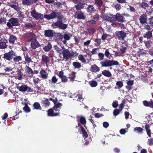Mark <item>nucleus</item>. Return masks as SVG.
<instances>
[{
    "label": "nucleus",
    "instance_id": "obj_16",
    "mask_svg": "<svg viewBox=\"0 0 153 153\" xmlns=\"http://www.w3.org/2000/svg\"><path fill=\"white\" fill-rule=\"evenodd\" d=\"M116 21H117L119 22H124V18L123 16L121 14L119 13H117L116 15Z\"/></svg>",
    "mask_w": 153,
    "mask_h": 153
},
{
    "label": "nucleus",
    "instance_id": "obj_29",
    "mask_svg": "<svg viewBox=\"0 0 153 153\" xmlns=\"http://www.w3.org/2000/svg\"><path fill=\"white\" fill-rule=\"evenodd\" d=\"M73 65L74 67L75 68H79L81 65L78 62H74L73 63Z\"/></svg>",
    "mask_w": 153,
    "mask_h": 153
},
{
    "label": "nucleus",
    "instance_id": "obj_20",
    "mask_svg": "<svg viewBox=\"0 0 153 153\" xmlns=\"http://www.w3.org/2000/svg\"><path fill=\"white\" fill-rule=\"evenodd\" d=\"M42 61L45 64H47L50 62V59L48 56L45 55H43L42 56Z\"/></svg>",
    "mask_w": 153,
    "mask_h": 153
},
{
    "label": "nucleus",
    "instance_id": "obj_12",
    "mask_svg": "<svg viewBox=\"0 0 153 153\" xmlns=\"http://www.w3.org/2000/svg\"><path fill=\"white\" fill-rule=\"evenodd\" d=\"M71 36V35L69 33H66L64 34L63 36L62 35L61 36V40L63 39V37L64 40L63 41V43L65 44L66 43V41L69 40Z\"/></svg>",
    "mask_w": 153,
    "mask_h": 153
},
{
    "label": "nucleus",
    "instance_id": "obj_2",
    "mask_svg": "<svg viewBox=\"0 0 153 153\" xmlns=\"http://www.w3.org/2000/svg\"><path fill=\"white\" fill-rule=\"evenodd\" d=\"M101 64L102 67H111L112 65H119V62L117 61L108 59H105L104 61L101 62Z\"/></svg>",
    "mask_w": 153,
    "mask_h": 153
},
{
    "label": "nucleus",
    "instance_id": "obj_27",
    "mask_svg": "<svg viewBox=\"0 0 153 153\" xmlns=\"http://www.w3.org/2000/svg\"><path fill=\"white\" fill-rule=\"evenodd\" d=\"M40 73L42 78L46 79L48 76V74L45 72L44 70H42L40 71Z\"/></svg>",
    "mask_w": 153,
    "mask_h": 153
},
{
    "label": "nucleus",
    "instance_id": "obj_44",
    "mask_svg": "<svg viewBox=\"0 0 153 153\" xmlns=\"http://www.w3.org/2000/svg\"><path fill=\"white\" fill-rule=\"evenodd\" d=\"M75 7L76 9L77 10H80L83 8V6L82 5L79 4L76 5Z\"/></svg>",
    "mask_w": 153,
    "mask_h": 153
},
{
    "label": "nucleus",
    "instance_id": "obj_43",
    "mask_svg": "<svg viewBox=\"0 0 153 153\" xmlns=\"http://www.w3.org/2000/svg\"><path fill=\"white\" fill-rule=\"evenodd\" d=\"M9 6L12 8H14L15 10H16V11H19V7L15 5L14 4H11L9 5Z\"/></svg>",
    "mask_w": 153,
    "mask_h": 153
},
{
    "label": "nucleus",
    "instance_id": "obj_39",
    "mask_svg": "<svg viewBox=\"0 0 153 153\" xmlns=\"http://www.w3.org/2000/svg\"><path fill=\"white\" fill-rule=\"evenodd\" d=\"M143 129L141 127H136L134 128V131H137V132L138 133H141L143 131Z\"/></svg>",
    "mask_w": 153,
    "mask_h": 153
},
{
    "label": "nucleus",
    "instance_id": "obj_9",
    "mask_svg": "<svg viewBox=\"0 0 153 153\" xmlns=\"http://www.w3.org/2000/svg\"><path fill=\"white\" fill-rule=\"evenodd\" d=\"M18 89L21 91H27V92L30 91L31 90V88L25 85H23L21 86L17 87Z\"/></svg>",
    "mask_w": 153,
    "mask_h": 153
},
{
    "label": "nucleus",
    "instance_id": "obj_46",
    "mask_svg": "<svg viewBox=\"0 0 153 153\" xmlns=\"http://www.w3.org/2000/svg\"><path fill=\"white\" fill-rule=\"evenodd\" d=\"M80 121L82 124H85L86 123V121L85 118L83 117H81L80 119Z\"/></svg>",
    "mask_w": 153,
    "mask_h": 153
},
{
    "label": "nucleus",
    "instance_id": "obj_47",
    "mask_svg": "<svg viewBox=\"0 0 153 153\" xmlns=\"http://www.w3.org/2000/svg\"><path fill=\"white\" fill-rule=\"evenodd\" d=\"M121 111H120L119 109H115V110H114V111H113L114 115L115 116H117L119 114L120 112Z\"/></svg>",
    "mask_w": 153,
    "mask_h": 153
},
{
    "label": "nucleus",
    "instance_id": "obj_14",
    "mask_svg": "<svg viewBox=\"0 0 153 153\" xmlns=\"http://www.w3.org/2000/svg\"><path fill=\"white\" fill-rule=\"evenodd\" d=\"M48 115L51 116H58L59 114V112H55L53 109V108L49 109L48 111Z\"/></svg>",
    "mask_w": 153,
    "mask_h": 153
},
{
    "label": "nucleus",
    "instance_id": "obj_52",
    "mask_svg": "<svg viewBox=\"0 0 153 153\" xmlns=\"http://www.w3.org/2000/svg\"><path fill=\"white\" fill-rule=\"evenodd\" d=\"M141 6V7L146 8V7H148V5L146 3L144 2H143L142 3Z\"/></svg>",
    "mask_w": 153,
    "mask_h": 153
},
{
    "label": "nucleus",
    "instance_id": "obj_18",
    "mask_svg": "<svg viewBox=\"0 0 153 153\" xmlns=\"http://www.w3.org/2000/svg\"><path fill=\"white\" fill-rule=\"evenodd\" d=\"M31 46L33 49H35L36 48L39 47L40 45L38 42L36 41H34L31 42Z\"/></svg>",
    "mask_w": 153,
    "mask_h": 153
},
{
    "label": "nucleus",
    "instance_id": "obj_56",
    "mask_svg": "<svg viewBox=\"0 0 153 153\" xmlns=\"http://www.w3.org/2000/svg\"><path fill=\"white\" fill-rule=\"evenodd\" d=\"M114 7L116 10H120L121 8L120 5L118 4L115 5Z\"/></svg>",
    "mask_w": 153,
    "mask_h": 153
},
{
    "label": "nucleus",
    "instance_id": "obj_32",
    "mask_svg": "<svg viewBox=\"0 0 153 153\" xmlns=\"http://www.w3.org/2000/svg\"><path fill=\"white\" fill-rule=\"evenodd\" d=\"M43 104L45 107H47L50 105V103L49 101H48V100L47 99H46L44 101L42 100Z\"/></svg>",
    "mask_w": 153,
    "mask_h": 153
},
{
    "label": "nucleus",
    "instance_id": "obj_24",
    "mask_svg": "<svg viewBox=\"0 0 153 153\" xmlns=\"http://www.w3.org/2000/svg\"><path fill=\"white\" fill-rule=\"evenodd\" d=\"M88 11L90 13H93L96 11V10L92 5H89L87 8Z\"/></svg>",
    "mask_w": 153,
    "mask_h": 153
},
{
    "label": "nucleus",
    "instance_id": "obj_61",
    "mask_svg": "<svg viewBox=\"0 0 153 153\" xmlns=\"http://www.w3.org/2000/svg\"><path fill=\"white\" fill-rule=\"evenodd\" d=\"M126 48V47H123L120 49V51L122 53H124L125 52Z\"/></svg>",
    "mask_w": 153,
    "mask_h": 153
},
{
    "label": "nucleus",
    "instance_id": "obj_22",
    "mask_svg": "<svg viewBox=\"0 0 153 153\" xmlns=\"http://www.w3.org/2000/svg\"><path fill=\"white\" fill-rule=\"evenodd\" d=\"M95 3L99 8L103 4L102 0H94Z\"/></svg>",
    "mask_w": 153,
    "mask_h": 153
},
{
    "label": "nucleus",
    "instance_id": "obj_7",
    "mask_svg": "<svg viewBox=\"0 0 153 153\" xmlns=\"http://www.w3.org/2000/svg\"><path fill=\"white\" fill-rule=\"evenodd\" d=\"M25 37L27 38V42H29L32 40L36 39V36L34 33L32 32L29 33H27L25 35Z\"/></svg>",
    "mask_w": 153,
    "mask_h": 153
},
{
    "label": "nucleus",
    "instance_id": "obj_63",
    "mask_svg": "<svg viewBox=\"0 0 153 153\" xmlns=\"http://www.w3.org/2000/svg\"><path fill=\"white\" fill-rule=\"evenodd\" d=\"M63 74L64 73L62 71H60L59 72V74H58V75L60 78H61L64 76Z\"/></svg>",
    "mask_w": 153,
    "mask_h": 153
},
{
    "label": "nucleus",
    "instance_id": "obj_50",
    "mask_svg": "<svg viewBox=\"0 0 153 153\" xmlns=\"http://www.w3.org/2000/svg\"><path fill=\"white\" fill-rule=\"evenodd\" d=\"M118 105V102L117 101L113 102L112 104V106L114 108L117 107Z\"/></svg>",
    "mask_w": 153,
    "mask_h": 153
},
{
    "label": "nucleus",
    "instance_id": "obj_55",
    "mask_svg": "<svg viewBox=\"0 0 153 153\" xmlns=\"http://www.w3.org/2000/svg\"><path fill=\"white\" fill-rule=\"evenodd\" d=\"M23 110L27 112H29L30 111V109L27 106H25L23 108Z\"/></svg>",
    "mask_w": 153,
    "mask_h": 153
},
{
    "label": "nucleus",
    "instance_id": "obj_38",
    "mask_svg": "<svg viewBox=\"0 0 153 153\" xmlns=\"http://www.w3.org/2000/svg\"><path fill=\"white\" fill-rule=\"evenodd\" d=\"M26 68L27 69V72L29 74H30L31 75H32L33 74V72L30 68L28 66H27Z\"/></svg>",
    "mask_w": 153,
    "mask_h": 153
},
{
    "label": "nucleus",
    "instance_id": "obj_26",
    "mask_svg": "<svg viewBox=\"0 0 153 153\" xmlns=\"http://www.w3.org/2000/svg\"><path fill=\"white\" fill-rule=\"evenodd\" d=\"M102 74L104 76L107 77H111L112 74L110 72L107 70H104L102 72Z\"/></svg>",
    "mask_w": 153,
    "mask_h": 153
},
{
    "label": "nucleus",
    "instance_id": "obj_8",
    "mask_svg": "<svg viewBox=\"0 0 153 153\" xmlns=\"http://www.w3.org/2000/svg\"><path fill=\"white\" fill-rule=\"evenodd\" d=\"M74 16L75 18L79 19H85L86 18L84 13L81 11L76 12Z\"/></svg>",
    "mask_w": 153,
    "mask_h": 153
},
{
    "label": "nucleus",
    "instance_id": "obj_59",
    "mask_svg": "<svg viewBox=\"0 0 153 153\" xmlns=\"http://www.w3.org/2000/svg\"><path fill=\"white\" fill-rule=\"evenodd\" d=\"M149 19V24L153 26V17L150 18Z\"/></svg>",
    "mask_w": 153,
    "mask_h": 153
},
{
    "label": "nucleus",
    "instance_id": "obj_4",
    "mask_svg": "<svg viewBox=\"0 0 153 153\" xmlns=\"http://www.w3.org/2000/svg\"><path fill=\"white\" fill-rule=\"evenodd\" d=\"M63 50L62 54L63 57L65 59L66 61L68 60L71 57L73 56L74 54H72L67 49H66L64 47H62Z\"/></svg>",
    "mask_w": 153,
    "mask_h": 153
},
{
    "label": "nucleus",
    "instance_id": "obj_42",
    "mask_svg": "<svg viewBox=\"0 0 153 153\" xmlns=\"http://www.w3.org/2000/svg\"><path fill=\"white\" fill-rule=\"evenodd\" d=\"M145 128L147 134H150V130L149 129V126L148 124H146V125Z\"/></svg>",
    "mask_w": 153,
    "mask_h": 153
},
{
    "label": "nucleus",
    "instance_id": "obj_31",
    "mask_svg": "<svg viewBox=\"0 0 153 153\" xmlns=\"http://www.w3.org/2000/svg\"><path fill=\"white\" fill-rule=\"evenodd\" d=\"M33 107L36 109H41V107L39 104L37 102H35L33 105Z\"/></svg>",
    "mask_w": 153,
    "mask_h": 153
},
{
    "label": "nucleus",
    "instance_id": "obj_62",
    "mask_svg": "<svg viewBox=\"0 0 153 153\" xmlns=\"http://www.w3.org/2000/svg\"><path fill=\"white\" fill-rule=\"evenodd\" d=\"M99 48H95L94 49L91 53L92 54H94L97 53V50H99Z\"/></svg>",
    "mask_w": 153,
    "mask_h": 153
},
{
    "label": "nucleus",
    "instance_id": "obj_51",
    "mask_svg": "<svg viewBox=\"0 0 153 153\" xmlns=\"http://www.w3.org/2000/svg\"><path fill=\"white\" fill-rule=\"evenodd\" d=\"M148 144L149 146H151L153 145V139L152 138H150V139H148Z\"/></svg>",
    "mask_w": 153,
    "mask_h": 153
},
{
    "label": "nucleus",
    "instance_id": "obj_57",
    "mask_svg": "<svg viewBox=\"0 0 153 153\" xmlns=\"http://www.w3.org/2000/svg\"><path fill=\"white\" fill-rule=\"evenodd\" d=\"M144 28L145 29H146L148 30H149L152 29L150 26L149 25H145L144 26Z\"/></svg>",
    "mask_w": 153,
    "mask_h": 153
},
{
    "label": "nucleus",
    "instance_id": "obj_23",
    "mask_svg": "<svg viewBox=\"0 0 153 153\" xmlns=\"http://www.w3.org/2000/svg\"><path fill=\"white\" fill-rule=\"evenodd\" d=\"M152 31H148L146 34L143 35V37L144 38L150 39L152 37Z\"/></svg>",
    "mask_w": 153,
    "mask_h": 153
},
{
    "label": "nucleus",
    "instance_id": "obj_64",
    "mask_svg": "<svg viewBox=\"0 0 153 153\" xmlns=\"http://www.w3.org/2000/svg\"><path fill=\"white\" fill-rule=\"evenodd\" d=\"M110 54L109 52V51H108V50H106L105 51V56L107 57H108L110 55Z\"/></svg>",
    "mask_w": 153,
    "mask_h": 153
},
{
    "label": "nucleus",
    "instance_id": "obj_41",
    "mask_svg": "<svg viewBox=\"0 0 153 153\" xmlns=\"http://www.w3.org/2000/svg\"><path fill=\"white\" fill-rule=\"evenodd\" d=\"M138 52V53H140L141 55H146V50L141 49H139Z\"/></svg>",
    "mask_w": 153,
    "mask_h": 153
},
{
    "label": "nucleus",
    "instance_id": "obj_49",
    "mask_svg": "<svg viewBox=\"0 0 153 153\" xmlns=\"http://www.w3.org/2000/svg\"><path fill=\"white\" fill-rule=\"evenodd\" d=\"M57 79L55 76H54L51 79V81L53 83H55L57 81Z\"/></svg>",
    "mask_w": 153,
    "mask_h": 153
},
{
    "label": "nucleus",
    "instance_id": "obj_58",
    "mask_svg": "<svg viewBox=\"0 0 153 153\" xmlns=\"http://www.w3.org/2000/svg\"><path fill=\"white\" fill-rule=\"evenodd\" d=\"M49 100L52 101L55 104L58 101L56 98H55V99H53L52 98H49Z\"/></svg>",
    "mask_w": 153,
    "mask_h": 153
},
{
    "label": "nucleus",
    "instance_id": "obj_21",
    "mask_svg": "<svg viewBox=\"0 0 153 153\" xmlns=\"http://www.w3.org/2000/svg\"><path fill=\"white\" fill-rule=\"evenodd\" d=\"M52 46L50 42H48L47 45L43 48L44 50L46 52L50 51L52 48Z\"/></svg>",
    "mask_w": 153,
    "mask_h": 153
},
{
    "label": "nucleus",
    "instance_id": "obj_25",
    "mask_svg": "<svg viewBox=\"0 0 153 153\" xmlns=\"http://www.w3.org/2000/svg\"><path fill=\"white\" fill-rule=\"evenodd\" d=\"M91 68V71L92 72H96L100 70L99 68L96 65H92Z\"/></svg>",
    "mask_w": 153,
    "mask_h": 153
},
{
    "label": "nucleus",
    "instance_id": "obj_60",
    "mask_svg": "<svg viewBox=\"0 0 153 153\" xmlns=\"http://www.w3.org/2000/svg\"><path fill=\"white\" fill-rule=\"evenodd\" d=\"M103 127L105 128H107L109 126L108 123L106 122H104L103 123Z\"/></svg>",
    "mask_w": 153,
    "mask_h": 153
},
{
    "label": "nucleus",
    "instance_id": "obj_17",
    "mask_svg": "<svg viewBox=\"0 0 153 153\" xmlns=\"http://www.w3.org/2000/svg\"><path fill=\"white\" fill-rule=\"evenodd\" d=\"M147 16L144 14L142 15L139 19L140 22L142 24H144L147 22Z\"/></svg>",
    "mask_w": 153,
    "mask_h": 153
},
{
    "label": "nucleus",
    "instance_id": "obj_3",
    "mask_svg": "<svg viewBox=\"0 0 153 153\" xmlns=\"http://www.w3.org/2000/svg\"><path fill=\"white\" fill-rule=\"evenodd\" d=\"M52 26L54 28L59 27L61 29L64 30L67 27L68 25L64 24L62 19H58L56 22L52 24Z\"/></svg>",
    "mask_w": 153,
    "mask_h": 153
},
{
    "label": "nucleus",
    "instance_id": "obj_6",
    "mask_svg": "<svg viewBox=\"0 0 153 153\" xmlns=\"http://www.w3.org/2000/svg\"><path fill=\"white\" fill-rule=\"evenodd\" d=\"M117 37L120 40H124L126 36V33L123 31H117L116 33Z\"/></svg>",
    "mask_w": 153,
    "mask_h": 153
},
{
    "label": "nucleus",
    "instance_id": "obj_34",
    "mask_svg": "<svg viewBox=\"0 0 153 153\" xmlns=\"http://www.w3.org/2000/svg\"><path fill=\"white\" fill-rule=\"evenodd\" d=\"M144 43L146 47H149L151 46L152 42L150 41H144Z\"/></svg>",
    "mask_w": 153,
    "mask_h": 153
},
{
    "label": "nucleus",
    "instance_id": "obj_36",
    "mask_svg": "<svg viewBox=\"0 0 153 153\" xmlns=\"http://www.w3.org/2000/svg\"><path fill=\"white\" fill-rule=\"evenodd\" d=\"M21 60L22 58L20 56H17L13 58V60L15 62H17Z\"/></svg>",
    "mask_w": 153,
    "mask_h": 153
},
{
    "label": "nucleus",
    "instance_id": "obj_19",
    "mask_svg": "<svg viewBox=\"0 0 153 153\" xmlns=\"http://www.w3.org/2000/svg\"><path fill=\"white\" fill-rule=\"evenodd\" d=\"M33 3L32 0H22V3L24 5H30L32 4Z\"/></svg>",
    "mask_w": 153,
    "mask_h": 153
},
{
    "label": "nucleus",
    "instance_id": "obj_48",
    "mask_svg": "<svg viewBox=\"0 0 153 153\" xmlns=\"http://www.w3.org/2000/svg\"><path fill=\"white\" fill-rule=\"evenodd\" d=\"M98 56L100 59L101 60L103 59L104 55L102 53H99L98 54Z\"/></svg>",
    "mask_w": 153,
    "mask_h": 153
},
{
    "label": "nucleus",
    "instance_id": "obj_53",
    "mask_svg": "<svg viewBox=\"0 0 153 153\" xmlns=\"http://www.w3.org/2000/svg\"><path fill=\"white\" fill-rule=\"evenodd\" d=\"M6 19L4 18H1L0 19V24L3 23H6Z\"/></svg>",
    "mask_w": 153,
    "mask_h": 153
},
{
    "label": "nucleus",
    "instance_id": "obj_15",
    "mask_svg": "<svg viewBox=\"0 0 153 153\" xmlns=\"http://www.w3.org/2000/svg\"><path fill=\"white\" fill-rule=\"evenodd\" d=\"M105 18L106 19L110 22H113L116 21V15L111 14L109 16H106Z\"/></svg>",
    "mask_w": 153,
    "mask_h": 153
},
{
    "label": "nucleus",
    "instance_id": "obj_28",
    "mask_svg": "<svg viewBox=\"0 0 153 153\" xmlns=\"http://www.w3.org/2000/svg\"><path fill=\"white\" fill-rule=\"evenodd\" d=\"M16 37L13 36H10L9 39V42L10 43H14L15 41L16 40Z\"/></svg>",
    "mask_w": 153,
    "mask_h": 153
},
{
    "label": "nucleus",
    "instance_id": "obj_1",
    "mask_svg": "<svg viewBox=\"0 0 153 153\" xmlns=\"http://www.w3.org/2000/svg\"><path fill=\"white\" fill-rule=\"evenodd\" d=\"M63 15L61 12L57 13L53 11L49 15L45 14L44 16V18L48 20L55 19L57 18L58 19H62Z\"/></svg>",
    "mask_w": 153,
    "mask_h": 153
},
{
    "label": "nucleus",
    "instance_id": "obj_5",
    "mask_svg": "<svg viewBox=\"0 0 153 153\" xmlns=\"http://www.w3.org/2000/svg\"><path fill=\"white\" fill-rule=\"evenodd\" d=\"M31 14L32 17L35 18L37 20H42L43 19L44 16L43 15L37 12L35 10H33L31 11Z\"/></svg>",
    "mask_w": 153,
    "mask_h": 153
},
{
    "label": "nucleus",
    "instance_id": "obj_54",
    "mask_svg": "<svg viewBox=\"0 0 153 153\" xmlns=\"http://www.w3.org/2000/svg\"><path fill=\"white\" fill-rule=\"evenodd\" d=\"M61 78L62 79V82H66L67 81V78L66 76H64L62 77Z\"/></svg>",
    "mask_w": 153,
    "mask_h": 153
},
{
    "label": "nucleus",
    "instance_id": "obj_11",
    "mask_svg": "<svg viewBox=\"0 0 153 153\" xmlns=\"http://www.w3.org/2000/svg\"><path fill=\"white\" fill-rule=\"evenodd\" d=\"M54 33L52 30H46L44 32V35L45 37H49L51 39L53 36Z\"/></svg>",
    "mask_w": 153,
    "mask_h": 153
},
{
    "label": "nucleus",
    "instance_id": "obj_30",
    "mask_svg": "<svg viewBox=\"0 0 153 153\" xmlns=\"http://www.w3.org/2000/svg\"><path fill=\"white\" fill-rule=\"evenodd\" d=\"M89 83L92 87H95L97 85V83L96 81H91L89 82Z\"/></svg>",
    "mask_w": 153,
    "mask_h": 153
},
{
    "label": "nucleus",
    "instance_id": "obj_40",
    "mask_svg": "<svg viewBox=\"0 0 153 153\" xmlns=\"http://www.w3.org/2000/svg\"><path fill=\"white\" fill-rule=\"evenodd\" d=\"M62 106V104L60 103H58L55 104L54 106L53 107V108H58L59 109H60L61 107Z\"/></svg>",
    "mask_w": 153,
    "mask_h": 153
},
{
    "label": "nucleus",
    "instance_id": "obj_10",
    "mask_svg": "<svg viewBox=\"0 0 153 153\" xmlns=\"http://www.w3.org/2000/svg\"><path fill=\"white\" fill-rule=\"evenodd\" d=\"M14 54L15 53L13 51H10L4 53V58L7 60H10L13 58Z\"/></svg>",
    "mask_w": 153,
    "mask_h": 153
},
{
    "label": "nucleus",
    "instance_id": "obj_13",
    "mask_svg": "<svg viewBox=\"0 0 153 153\" xmlns=\"http://www.w3.org/2000/svg\"><path fill=\"white\" fill-rule=\"evenodd\" d=\"M9 21L11 23L12 25L13 26H18L20 25L19 22V19L15 18H12L9 20Z\"/></svg>",
    "mask_w": 153,
    "mask_h": 153
},
{
    "label": "nucleus",
    "instance_id": "obj_37",
    "mask_svg": "<svg viewBox=\"0 0 153 153\" xmlns=\"http://www.w3.org/2000/svg\"><path fill=\"white\" fill-rule=\"evenodd\" d=\"M116 85L117 86L118 88L119 89L123 86V84L121 81H118L116 83Z\"/></svg>",
    "mask_w": 153,
    "mask_h": 153
},
{
    "label": "nucleus",
    "instance_id": "obj_45",
    "mask_svg": "<svg viewBox=\"0 0 153 153\" xmlns=\"http://www.w3.org/2000/svg\"><path fill=\"white\" fill-rule=\"evenodd\" d=\"M78 58L79 59L81 60L82 62H85L86 60L85 59L82 55H79V56H78Z\"/></svg>",
    "mask_w": 153,
    "mask_h": 153
},
{
    "label": "nucleus",
    "instance_id": "obj_35",
    "mask_svg": "<svg viewBox=\"0 0 153 153\" xmlns=\"http://www.w3.org/2000/svg\"><path fill=\"white\" fill-rule=\"evenodd\" d=\"M25 61L26 62H32L29 56L27 54H26L25 56Z\"/></svg>",
    "mask_w": 153,
    "mask_h": 153
},
{
    "label": "nucleus",
    "instance_id": "obj_33",
    "mask_svg": "<svg viewBox=\"0 0 153 153\" xmlns=\"http://www.w3.org/2000/svg\"><path fill=\"white\" fill-rule=\"evenodd\" d=\"M7 45L4 42H0V48L1 49H4L7 47Z\"/></svg>",
    "mask_w": 153,
    "mask_h": 153
}]
</instances>
